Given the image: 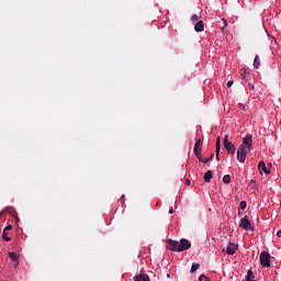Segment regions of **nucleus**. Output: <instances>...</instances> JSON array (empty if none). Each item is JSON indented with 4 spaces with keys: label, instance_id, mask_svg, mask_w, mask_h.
I'll use <instances>...</instances> for the list:
<instances>
[{
    "label": "nucleus",
    "instance_id": "f257e3e1",
    "mask_svg": "<svg viewBox=\"0 0 281 281\" xmlns=\"http://www.w3.org/2000/svg\"><path fill=\"white\" fill-rule=\"evenodd\" d=\"M260 262L261 267L269 269V267H271V255L267 251H262L260 254Z\"/></svg>",
    "mask_w": 281,
    "mask_h": 281
},
{
    "label": "nucleus",
    "instance_id": "f03ea898",
    "mask_svg": "<svg viewBox=\"0 0 281 281\" xmlns=\"http://www.w3.org/2000/svg\"><path fill=\"white\" fill-rule=\"evenodd\" d=\"M250 149L245 148V145H240L237 150V159L240 164H245V159H247V154Z\"/></svg>",
    "mask_w": 281,
    "mask_h": 281
},
{
    "label": "nucleus",
    "instance_id": "7ed1b4c3",
    "mask_svg": "<svg viewBox=\"0 0 281 281\" xmlns=\"http://www.w3.org/2000/svg\"><path fill=\"white\" fill-rule=\"evenodd\" d=\"M223 146L227 150V153H229V155L236 154V146L232 142H229L228 136L224 137Z\"/></svg>",
    "mask_w": 281,
    "mask_h": 281
},
{
    "label": "nucleus",
    "instance_id": "20e7f679",
    "mask_svg": "<svg viewBox=\"0 0 281 281\" xmlns=\"http://www.w3.org/2000/svg\"><path fill=\"white\" fill-rule=\"evenodd\" d=\"M239 227H241L243 229H246L247 232H249V229L254 231V226H251V222L249 221V216H245L240 220V224Z\"/></svg>",
    "mask_w": 281,
    "mask_h": 281
},
{
    "label": "nucleus",
    "instance_id": "39448f33",
    "mask_svg": "<svg viewBox=\"0 0 281 281\" xmlns=\"http://www.w3.org/2000/svg\"><path fill=\"white\" fill-rule=\"evenodd\" d=\"M167 244H168L167 249H169L170 251L181 252V250H178L180 247V241H177L175 239H168Z\"/></svg>",
    "mask_w": 281,
    "mask_h": 281
},
{
    "label": "nucleus",
    "instance_id": "423d86ee",
    "mask_svg": "<svg viewBox=\"0 0 281 281\" xmlns=\"http://www.w3.org/2000/svg\"><path fill=\"white\" fill-rule=\"evenodd\" d=\"M241 146H244V148H246L247 150H251V146H254V140L251 139V134H248V135H246V137H244Z\"/></svg>",
    "mask_w": 281,
    "mask_h": 281
},
{
    "label": "nucleus",
    "instance_id": "0eeeda50",
    "mask_svg": "<svg viewBox=\"0 0 281 281\" xmlns=\"http://www.w3.org/2000/svg\"><path fill=\"white\" fill-rule=\"evenodd\" d=\"M192 247V244L190 240L182 238L180 239V247L178 248V251H187V249H190Z\"/></svg>",
    "mask_w": 281,
    "mask_h": 281
},
{
    "label": "nucleus",
    "instance_id": "6e6552de",
    "mask_svg": "<svg viewBox=\"0 0 281 281\" xmlns=\"http://www.w3.org/2000/svg\"><path fill=\"white\" fill-rule=\"evenodd\" d=\"M237 250H238V245H236L235 243H229L226 247V254L228 256H234V254H236Z\"/></svg>",
    "mask_w": 281,
    "mask_h": 281
},
{
    "label": "nucleus",
    "instance_id": "1a4fd4ad",
    "mask_svg": "<svg viewBox=\"0 0 281 281\" xmlns=\"http://www.w3.org/2000/svg\"><path fill=\"white\" fill-rule=\"evenodd\" d=\"M258 168H259V170H261L266 175H271V164H269L267 166V164H265V161H260L259 165H258Z\"/></svg>",
    "mask_w": 281,
    "mask_h": 281
},
{
    "label": "nucleus",
    "instance_id": "9d476101",
    "mask_svg": "<svg viewBox=\"0 0 281 281\" xmlns=\"http://www.w3.org/2000/svg\"><path fill=\"white\" fill-rule=\"evenodd\" d=\"M11 229H12V224H9L4 227L2 232V238L3 240H5V243H10V240H12L11 237H8V232H10Z\"/></svg>",
    "mask_w": 281,
    "mask_h": 281
},
{
    "label": "nucleus",
    "instance_id": "9b49d317",
    "mask_svg": "<svg viewBox=\"0 0 281 281\" xmlns=\"http://www.w3.org/2000/svg\"><path fill=\"white\" fill-rule=\"evenodd\" d=\"M9 258L12 260L14 269H16L19 267V256L16 252H9Z\"/></svg>",
    "mask_w": 281,
    "mask_h": 281
},
{
    "label": "nucleus",
    "instance_id": "f8f14e48",
    "mask_svg": "<svg viewBox=\"0 0 281 281\" xmlns=\"http://www.w3.org/2000/svg\"><path fill=\"white\" fill-rule=\"evenodd\" d=\"M134 281H150V277L144 272H140L138 276L134 277Z\"/></svg>",
    "mask_w": 281,
    "mask_h": 281
},
{
    "label": "nucleus",
    "instance_id": "ddd939ff",
    "mask_svg": "<svg viewBox=\"0 0 281 281\" xmlns=\"http://www.w3.org/2000/svg\"><path fill=\"white\" fill-rule=\"evenodd\" d=\"M195 32H203L205 30V23H203V20H200L194 25Z\"/></svg>",
    "mask_w": 281,
    "mask_h": 281
},
{
    "label": "nucleus",
    "instance_id": "4468645a",
    "mask_svg": "<svg viewBox=\"0 0 281 281\" xmlns=\"http://www.w3.org/2000/svg\"><path fill=\"white\" fill-rule=\"evenodd\" d=\"M212 170H207L204 175V181L205 183H210V181H212Z\"/></svg>",
    "mask_w": 281,
    "mask_h": 281
},
{
    "label": "nucleus",
    "instance_id": "2eb2a0df",
    "mask_svg": "<svg viewBox=\"0 0 281 281\" xmlns=\"http://www.w3.org/2000/svg\"><path fill=\"white\" fill-rule=\"evenodd\" d=\"M200 150H202V142H201V139H199V140L194 144L193 153H199Z\"/></svg>",
    "mask_w": 281,
    "mask_h": 281
},
{
    "label": "nucleus",
    "instance_id": "dca6fc26",
    "mask_svg": "<svg viewBox=\"0 0 281 281\" xmlns=\"http://www.w3.org/2000/svg\"><path fill=\"white\" fill-rule=\"evenodd\" d=\"M254 67L255 69H260V56H256L254 60Z\"/></svg>",
    "mask_w": 281,
    "mask_h": 281
},
{
    "label": "nucleus",
    "instance_id": "f3484780",
    "mask_svg": "<svg viewBox=\"0 0 281 281\" xmlns=\"http://www.w3.org/2000/svg\"><path fill=\"white\" fill-rule=\"evenodd\" d=\"M215 150H217V153H221V136H217L216 138Z\"/></svg>",
    "mask_w": 281,
    "mask_h": 281
},
{
    "label": "nucleus",
    "instance_id": "a211bd4d",
    "mask_svg": "<svg viewBox=\"0 0 281 281\" xmlns=\"http://www.w3.org/2000/svg\"><path fill=\"white\" fill-rule=\"evenodd\" d=\"M255 279H256V276H254V271L248 270L246 280H255Z\"/></svg>",
    "mask_w": 281,
    "mask_h": 281
},
{
    "label": "nucleus",
    "instance_id": "6ab92c4d",
    "mask_svg": "<svg viewBox=\"0 0 281 281\" xmlns=\"http://www.w3.org/2000/svg\"><path fill=\"white\" fill-rule=\"evenodd\" d=\"M202 150H200V151H194V155H195V157L199 159V161H204V159H203V157H202Z\"/></svg>",
    "mask_w": 281,
    "mask_h": 281
},
{
    "label": "nucleus",
    "instance_id": "aec40b11",
    "mask_svg": "<svg viewBox=\"0 0 281 281\" xmlns=\"http://www.w3.org/2000/svg\"><path fill=\"white\" fill-rule=\"evenodd\" d=\"M231 181H232V176L225 175V176L223 177V182H224V183H231Z\"/></svg>",
    "mask_w": 281,
    "mask_h": 281
},
{
    "label": "nucleus",
    "instance_id": "412c9836",
    "mask_svg": "<svg viewBox=\"0 0 281 281\" xmlns=\"http://www.w3.org/2000/svg\"><path fill=\"white\" fill-rule=\"evenodd\" d=\"M200 267H201V265H199V263H193V265L191 266V273H194Z\"/></svg>",
    "mask_w": 281,
    "mask_h": 281
},
{
    "label": "nucleus",
    "instance_id": "4be33fe9",
    "mask_svg": "<svg viewBox=\"0 0 281 281\" xmlns=\"http://www.w3.org/2000/svg\"><path fill=\"white\" fill-rule=\"evenodd\" d=\"M246 209H247V202L246 201H240L239 210H246Z\"/></svg>",
    "mask_w": 281,
    "mask_h": 281
},
{
    "label": "nucleus",
    "instance_id": "5701e85b",
    "mask_svg": "<svg viewBox=\"0 0 281 281\" xmlns=\"http://www.w3.org/2000/svg\"><path fill=\"white\" fill-rule=\"evenodd\" d=\"M214 159V154H211V156L204 160H202V164H209V161H212Z\"/></svg>",
    "mask_w": 281,
    "mask_h": 281
},
{
    "label": "nucleus",
    "instance_id": "b1692460",
    "mask_svg": "<svg viewBox=\"0 0 281 281\" xmlns=\"http://www.w3.org/2000/svg\"><path fill=\"white\" fill-rule=\"evenodd\" d=\"M191 21H192L193 23H195V21H199V15H198V14H193V15L191 16Z\"/></svg>",
    "mask_w": 281,
    "mask_h": 281
},
{
    "label": "nucleus",
    "instance_id": "393cba45",
    "mask_svg": "<svg viewBox=\"0 0 281 281\" xmlns=\"http://www.w3.org/2000/svg\"><path fill=\"white\" fill-rule=\"evenodd\" d=\"M221 153H217V149H215V157H216V160L220 161L221 160V157H220Z\"/></svg>",
    "mask_w": 281,
    "mask_h": 281
},
{
    "label": "nucleus",
    "instance_id": "a878e982",
    "mask_svg": "<svg viewBox=\"0 0 281 281\" xmlns=\"http://www.w3.org/2000/svg\"><path fill=\"white\" fill-rule=\"evenodd\" d=\"M222 22H223V26H222V30H225V26L227 25V20H225V19H222Z\"/></svg>",
    "mask_w": 281,
    "mask_h": 281
},
{
    "label": "nucleus",
    "instance_id": "bb28decb",
    "mask_svg": "<svg viewBox=\"0 0 281 281\" xmlns=\"http://www.w3.org/2000/svg\"><path fill=\"white\" fill-rule=\"evenodd\" d=\"M234 86V81H228L227 83H226V87H228V89H229V87H233Z\"/></svg>",
    "mask_w": 281,
    "mask_h": 281
},
{
    "label": "nucleus",
    "instance_id": "cd10ccee",
    "mask_svg": "<svg viewBox=\"0 0 281 281\" xmlns=\"http://www.w3.org/2000/svg\"><path fill=\"white\" fill-rule=\"evenodd\" d=\"M240 71H241L243 78H245V74H247V71L246 70H240Z\"/></svg>",
    "mask_w": 281,
    "mask_h": 281
},
{
    "label": "nucleus",
    "instance_id": "c85d7f7f",
    "mask_svg": "<svg viewBox=\"0 0 281 281\" xmlns=\"http://www.w3.org/2000/svg\"><path fill=\"white\" fill-rule=\"evenodd\" d=\"M186 186H190V179L186 180Z\"/></svg>",
    "mask_w": 281,
    "mask_h": 281
},
{
    "label": "nucleus",
    "instance_id": "c756f323",
    "mask_svg": "<svg viewBox=\"0 0 281 281\" xmlns=\"http://www.w3.org/2000/svg\"><path fill=\"white\" fill-rule=\"evenodd\" d=\"M169 214H175V210H173V209H170V210H169Z\"/></svg>",
    "mask_w": 281,
    "mask_h": 281
},
{
    "label": "nucleus",
    "instance_id": "7c9ffc66",
    "mask_svg": "<svg viewBox=\"0 0 281 281\" xmlns=\"http://www.w3.org/2000/svg\"><path fill=\"white\" fill-rule=\"evenodd\" d=\"M277 236L281 238V229L277 233Z\"/></svg>",
    "mask_w": 281,
    "mask_h": 281
},
{
    "label": "nucleus",
    "instance_id": "2f4dec72",
    "mask_svg": "<svg viewBox=\"0 0 281 281\" xmlns=\"http://www.w3.org/2000/svg\"><path fill=\"white\" fill-rule=\"evenodd\" d=\"M239 108H240V109H245V104L239 103Z\"/></svg>",
    "mask_w": 281,
    "mask_h": 281
},
{
    "label": "nucleus",
    "instance_id": "473e14b6",
    "mask_svg": "<svg viewBox=\"0 0 281 281\" xmlns=\"http://www.w3.org/2000/svg\"><path fill=\"white\" fill-rule=\"evenodd\" d=\"M203 281H212V280H210V278L205 277V278H203Z\"/></svg>",
    "mask_w": 281,
    "mask_h": 281
},
{
    "label": "nucleus",
    "instance_id": "72a5a7b5",
    "mask_svg": "<svg viewBox=\"0 0 281 281\" xmlns=\"http://www.w3.org/2000/svg\"><path fill=\"white\" fill-rule=\"evenodd\" d=\"M167 278H170V274H167Z\"/></svg>",
    "mask_w": 281,
    "mask_h": 281
}]
</instances>
